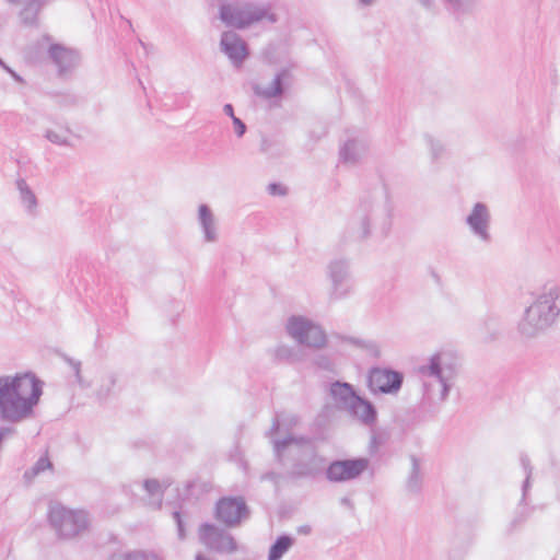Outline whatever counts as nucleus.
<instances>
[{"mask_svg": "<svg viewBox=\"0 0 560 560\" xmlns=\"http://www.w3.org/2000/svg\"><path fill=\"white\" fill-rule=\"evenodd\" d=\"M419 373L423 378L420 408L434 415L448 397L458 373V362L452 352L440 351L419 368Z\"/></svg>", "mask_w": 560, "mask_h": 560, "instance_id": "nucleus-3", "label": "nucleus"}, {"mask_svg": "<svg viewBox=\"0 0 560 560\" xmlns=\"http://www.w3.org/2000/svg\"><path fill=\"white\" fill-rule=\"evenodd\" d=\"M368 149L369 144L365 139H350L340 148V161L345 164L354 165L366 154Z\"/></svg>", "mask_w": 560, "mask_h": 560, "instance_id": "nucleus-20", "label": "nucleus"}, {"mask_svg": "<svg viewBox=\"0 0 560 560\" xmlns=\"http://www.w3.org/2000/svg\"><path fill=\"white\" fill-rule=\"evenodd\" d=\"M376 0H359L360 4L363 7L372 5Z\"/></svg>", "mask_w": 560, "mask_h": 560, "instance_id": "nucleus-45", "label": "nucleus"}, {"mask_svg": "<svg viewBox=\"0 0 560 560\" xmlns=\"http://www.w3.org/2000/svg\"><path fill=\"white\" fill-rule=\"evenodd\" d=\"M300 422L299 416L294 413H276V416L272 419V424L267 434L269 436L276 434L279 432L280 427H283L287 431L292 430L295 428Z\"/></svg>", "mask_w": 560, "mask_h": 560, "instance_id": "nucleus-25", "label": "nucleus"}, {"mask_svg": "<svg viewBox=\"0 0 560 560\" xmlns=\"http://www.w3.org/2000/svg\"><path fill=\"white\" fill-rule=\"evenodd\" d=\"M394 206L387 189L375 188L361 198L350 220V230L358 241L369 238L373 233L386 237L393 225Z\"/></svg>", "mask_w": 560, "mask_h": 560, "instance_id": "nucleus-2", "label": "nucleus"}, {"mask_svg": "<svg viewBox=\"0 0 560 560\" xmlns=\"http://www.w3.org/2000/svg\"><path fill=\"white\" fill-rule=\"evenodd\" d=\"M223 112L225 115L230 116L232 119L233 117H236L234 115V109H233V106L231 104H225L224 107H223Z\"/></svg>", "mask_w": 560, "mask_h": 560, "instance_id": "nucleus-43", "label": "nucleus"}, {"mask_svg": "<svg viewBox=\"0 0 560 560\" xmlns=\"http://www.w3.org/2000/svg\"><path fill=\"white\" fill-rule=\"evenodd\" d=\"M43 385L31 372L0 377V420L20 423L31 419L43 395Z\"/></svg>", "mask_w": 560, "mask_h": 560, "instance_id": "nucleus-1", "label": "nucleus"}, {"mask_svg": "<svg viewBox=\"0 0 560 560\" xmlns=\"http://www.w3.org/2000/svg\"><path fill=\"white\" fill-rule=\"evenodd\" d=\"M370 466L366 457L336 459L325 466V477L328 481L341 483L358 479Z\"/></svg>", "mask_w": 560, "mask_h": 560, "instance_id": "nucleus-10", "label": "nucleus"}, {"mask_svg": "<svg viewBox=\"0 0 560 560\" xmlns=\"http://www.w3.org/2000/svg\"><path fill=\"white\" fill-rule=\"evenodd\" d=\"M470 233L483 243H490L491 213L489 207L483 202H476L465 219Z\"/></svg>", "mask_w": 560, "mask_h": 560, "instance_id": "nucleus-14", "label": "nucleus"}, {"mask_svg": "<svg viewBox=\"0 0 560 560\" xmlns=\"http://www.w3.org/2000/svg\"><path fill=\"white\" fill-rule=\"evenodd\" d=\"M521 465L522 467L524 468V471H525V480L523 482V487H522V500L521 502H524L525 501V498H526V494H527V491H528V488L530 487V477H532V466H530V460L529 458L526 456V455H522L521 456Z\"/></svg>", "mask_w": 560, "mask_h": 560, "instance_id": "nucleus-32", "label": "nucleus"}, {"mask_svg": "<svg viewBox=\"0 0 560 560\" xmlns=\"http://www.w3.org/2000/svg\"><path fill=\"white\" fill-rule=\"evenodd\" d=\"M326 275L330 281V300H341L353 291V280L350 262L346 258H335L326 267Z\"/></svg>", "mask_w": 560, "mask_h": 560, "instance_id": "nucleus-9", "label": "nucleus"}, {"mask_svg": "<svg viewBox=\"0 0 560 560\" xmlns=\"http://www.w3.org/2000/svg\"><path fill=\"white\" fill-rule=\"evenodd\" d=\"M50 467H51V463L48 459V457H39L37 459V462L34 464V466L32 467V469L30 471H25L24 476L25 477H28L30 475L37 476L38 474L45 471L46 469H48Z\"/></svg>", "mask_w": 560, "mask_h": 560, "instance_id": "nucleus-34", "label": "nucleus"}, {"mask_svg": "<svg viewBox=\"0 0 560 560\" xmlns=\"http://www.w3.org/2000/svg\"><path fill=\"white\" fill-rule=\"evenodd\" d=\"M433 277L436 281H440V277L435 272H433Z\"/></svg>", "mask_w": 560, "mask_h": 560, "instance_id": "nucleus-50", "label": "nucleus"}, {"mask_svg": "<svg viewBox=\"0 0 560 560\" xmlns=\"http://www.w3.org/2000/svg\"><path fill=\"white\" fill-rule=\"evenodd\" d=\"M219 18L228 27L236 30H245L262 20H267L271 24L278 22V16L271 12L269 4L249 1H235L221 4Z\"/></svg>", "mask_w": 560, "mask_h": 560, "instance_id": "nucleus-6", "label": "nucleus"}, {"mask_svg": "<svg viewBox=\"0 0 560 560\" xmlns=\"http://www.w3.org/2000/svg\"><path fill=\"white\" fill-rule=\"evenodd\" d=\"M273 355L279 361L291 362L295 358V352L291 347L280 345L273 350Z\"/></svg>", "mask_w": 560, "mask_h": 560, "instance_id": "nucleus-33", "label": "nucleus"}, {"mask_svg": "<svg viewBox=\"0 0 560 560\" xmlns=\"http://www.w3.org/2000/svg\"><path fill=\"white\" fill-rule=\"evenodd\" d=\"M16 188L19 190L20 199L23 206L30 213H34L37 207V198L27 185L26 180L23 178H19L16 180Z\"/></svg>", "mask_w": 560, "mask_h": 560, "instance_id": "nucleus-27", "label": "nucleus"}, {"mask_svg": "<svg viewBox=\"0 0 560 560\" xmlns=\"http://www.w3.org/2000/svg\"><path fill=\"white\" fill-rule=\"evenodd\" d=\"M329 395L334 400L335 406L339 410H345L347 412L349 411L350 406L353 405L359 397L351 384L340 381H336L330 384Z\"/></svg>", "mask_w": 560, "mask_h": 560, "instance_id": "nucleus-16", "label": "nucleus"}, {"mask_svg": "<svg viewBox=\"0 0 560 560\" xmlns=\"http://www.w3.org/2000/svg\"><path fill=\"white\" fill-rule=\"evenodd\" d=\"M288 335L298 343L319 349L326 345V334L322 327L303 316H291L285 325Z\"/></svg>", "mask_w": 560, "mask_h": 560, "instance_id": "nucleus-8", "label": "nucleus"}, {"mask_svg": "<svg viewBox=\"0 0 560 560\" xmlns=\"http://www.w3.org/2000/svg\"><path fill=\"white\" fill-rule=\"evenodd\" d=\"M410 460H411V469H410V474L407 479L406 487L409 492L418 493V492H420L421 487H422L420 462L415 455L410 456Z\"/></svg>", "mask_w": 560, "mask_h": 560, "instance_id": "nucleus-28", "label": "nucleus"}, {"mask_svg": "<svg viewBox=\"0 0 560 560\" xmlns=\"http://www.w3.org/2000/svg\"><path fill=\"white\" fill-rule=\"evenodd\" d=\"M348 502H349L348 499H346V498L342 499V503H348Z\"/></svg>", "mask_w": 560, "mask_h": 560, "instance_id": "nucleus-51", "label": "nucleus"}, {"mask_svg": "<svg viewBox=\"0 0 560 560\" xmlns=\"http://www.w3.org/2000/svg\"><path fill=\"white\" fill-rule=\"evenodd\" d=\"M294 541V538L289 535H280L269 548L268 560H281Z\"/></svg>", "mask_w": 560, "mask_h": 560, "instance_id": "nucleus-26", "label": "nucleus"}, {"mask_svg": "<svg viewBox=\"0 0 560 560\" xmlns=\"http://www.w3.org/2000/svg\"><path fill=\"white\" fill-rule=\"evenodd\" d=\"M316 364L320 368V369H324V370H330L331 368V362L328 358L326 357H319L317 360H316Z\"/></svg>", "mask_w": 560, "mask_h": 560, "instance_id": "nucleus-41", "label": "nucleus"}, {"mask_svg": "<svg viewBox=\"0 0 560 560\" xmlns=\"http://www.w3.org/2000/svg\"><path fill=\"white\" fill-rule=\"evenodd\" d=\"M173 518L177 526V536L180 540H184L186 538V530H185V525H184V521H183L180 512L179 511L173 512Z\"/></svg>", "mask_w": 560, "mask_h": 560, "instance_id": "nucleus-37", "label": "nucleus"}, {"mask_svg": "<svg viewBox=\"0 0 560 560\" xmlns=\"http://www.w3.org/2000/svg\"><path fill=\"white\" fill-rule=\"evenodd\" d=\"M560 316V285L545 287L535 301L525 308L517 330L525 338H534L551 327Z\"/></svg>", "mask_w": 560, "mask_h": 560, "instance_id": "nucleus-5", "label": "nucleus"}, {"mask_svg": "<svg viewBox=\"0 0 560 560\" xmlns=\"http://www.w3.org/2000/svg\"><path fill=\"white\" fill-rule=\"evenodd\" d=\"M214 515L225 526L234 527L249 516V509L242 497H224L217 502Z\"/></svg>", "mask_w": 560, "mask_h": 560, "instance_id": "nucleus-12", "label": "nucleus"}, {"mask_svg": "<svg viewBox=\"0 0 560 560\" xmlns=\"http://www.w3.org/2000/svg\"><path fill=\"white\" fill-rule=\"evenodd\" d=\"M342 342H347L352 345L353 347L362 350V347L366 343L369 339L358 338V337H350V336H340L339 337Z\"/></svg>", "mask_w": 560, "mask_h": 560, "instance_id": "nucleus-38", "label": "nucleus"}, {"mask_svg": "<svg viewBox=\"0 0 560 560\" xmlns=\"http://www.w3.org/2000/svg\"><path fill=\"white\" fill-rule=\"evenodd\" d=\"M424 139L430 149L432 160H434V161L439 160L440 158H442L444 155L445 145L441 140L434 138L431 135H425Z\"/></svg>", "mask_w": 560, "mask_h": 560, "instance_id": "nucleus-30", "label": "nucleus"}, {"mask_svg": "<svg viewBox=\"0 0 560 560\" xmlns=\"http://www.w3.org/2000/svg\"><path fill=\"white\" fill-rule=\"evenodd\" d=\"M198 222L201 226L206 242L213 243L218 241V230L215 218L207 205H200L198 208Z\"/></svg>", "mask_w": 560, "mask_h": 560, "instance_id": "nucleus-21", "label": "nucleus"}, {"mask_svg": "<svg viewBox=\"0 0 560 560\" xmlns=\"http://www.w3.org/2000/svg\"><path fill=\"white\" fill-rule=\"evenodd\" d=\"M15 432L13 428L10 427H1L0 428V440L2 441L5 436L11 435Z\"/></svg>", "mask_w": 560, "mask_h": 560, "instance_id": "nucleus-42", "label": "nucleus"}, {"mask_svg": "<svg viewBox=\"0 0 560 560\" xmlns=\"http://www.w3.org/2000/svg\"><path fill=\"white\" fill-rule=\"evenodd\" d=\"M48 522L61 539H71L88 528V514L82 510H71L58 502L49 504Z\"/></svg>", "mask_w": 560, "mask_h": 560, "instance_id": "nucleus-7", "label": "nucleus"}, {"mask_svg": "<svg viewBox=\"0 0 560 560\" xmlns=\"http://www.w3.org/2000/svg\"><path fill=\"white\" fill-rule=\"evenodd\" d=\"M348 413L368 427L374 425L377 421V410L375 406L361 396L350 406Z\"/></svg>", "mask_w": 560, "mask_h": 560, "instance_id": "nucleus-18", "label": "nucleus"}, {"mask_svg": "<svg viewBox=\"0 0 560 560\" xmlns=\"http://www.w3.org/2000/svg\"><path fill=\"white\" fill-rule=\"evenodd\" d=\"M12 5L19 9L21 23L32 26L37 23L39 11L49 2V0H8Z\"/></svg>", "mask_w": 560, "mask_h": 560, "instance_id": "nucleus-17", "label": "nucleus"}, {"mask_svg": "<svg viewBox=\"0 0 560 560\" xmlns=\"http://www.w3.org/2000/svg\"><path fill=\"white\" fill-rule=\"evenodd\" d=\"M71 135H72V132L69 128H66L62 131H56V130L48 129L45 132V138L54 144L71 147L72 145V143L70 141Z\"/></svg>", "mask_w": 560, "mask_h": 560, "instance_id": "nucleus-29", "label": "nucleus"}, {"mask_svg": "<svg viewBox=\"0 0 560 560\" xmlns=\"http://www.w3.org/2000/svg\"><path fill=\"white\" fill-rule=\"evenodd\" d=\"M130 488H131V486H128V487H127V486H125V487H124L125 492H129Z\"/></svg>", "mask_w": 560, "mask_h": 560, "instance_id": "nucleus-49", "label": "nucleus"}, {"mask_svg": "<svg viewBox=\"0 0 560 560\" xmlns=\"http://www.w3.org/2000/svg\"><path fill=\"white\" fill-rule=\"evenodd\" d=\"M362 351H364L368 355H370L372 358H378L381 355L378 345L374 340H371V339H369L366 341V343L364 345V347H362Z\"/></svg>", "mask_w": 560, "mask_h": 560, "instance_id": "nucleus-35", "label": "nucleus"}, {"mask_svg": "<svg viewBox=\"0 0 560 560\" xmlns=\"http://www.w3.org/2000/svg\"><path fill=\"white\" fill-rule=\"evenodd\" d=\"M49 57L58 69L59 77L70 74L80 63V52L60 44H52L49 47Z\"/></svg>", "mask_w": 560, "mask_h": 560, "instance_id": "nucleus-15", "label": "nucleus"}, {"mask_svg": "<svg viewBox=\"0 0 560 560\" xmlns=\"http://www.w3.org/2000/svg\"><path fill=\"white\" fill-rule=\"evenodd\" d=\"M138 44L142 47L144 54L148 55L149 54L148 45L144 42H142L140 38L138 39Z\"/></svg>", "mask_w": 560, "mask_h": 560, "instance_id": "nucleus-46", "label": "nucleus"}, {"mask_svg": "<svg viewBox=\"0 0 560 560\" xmlns=\"http://www.w3.org/2000/svg\"><path fill=\"white\" fill-rule=\"evenodd\" d=\"M115 384H116V376H115V374H113V373L108 374L103 380V383H102L101 387L97 389L96 397L100 400H105L110 395L112 388L115 386Z\"/></svg>", "mask_w": 560, "mask_h": 560, "instance_id": "nucleus-31", "label": "nucleus"}, {"mask_svg": "<svg viewBox=\"0 0 560 560\" xmlns=\"http://www.w3.org/2000/svg\"><path fill=\"white\" fill-rule=\"evenodd\" d=\"M445 8L457 19L463 15L472 14L480 0H442Z\"/></svg>", "mask_w": 560, "mask_h": 560, "instance_id": "nucleus-24", "label": "nucleus"}, {"mask_svg": "<svg viewBox=\"0 0 560 560\" xmlns=\"http://www.w3.org/2000/svg\"><path fill=\"white\" fill-rule=\"evenodd\" d=\"M312 528L310 525H302L298 527V533L301 535H308L311 534Z\"/></svg>", "mask_w": 560, "mask_h": 560, "instance_id": "nucleus-44", "label": "nucleus"}, {"mask_svg": "<svg viewBox=\"0 0 560 560\" xmlns=\"http://www.w3.org/2000/svg\"><path fill=\"white\" fill-rule=\"evenodd\" d=\"M0 63L3 65L1 60H0Z\"/></svg>", "mask_w": 560, "mask_h": 560, "instance_id": "nucleus-52", "label": "nucleus"}, {"mask_svg": "<svg viewBox=\"0 0 560 560\" xmlns=\"http://www.w3.org/2000/svg\"><path fill=\"white\" fill-rule=\"evenodd\" d=\"M522 520H517L515 518L512 523H511V529H513L518 523H521Z\"/></svg>", "mask_w": 560, "mask_h": 560, "instance_id": "nucleus-47", "label": "nucleus"}, {"mask_svg": "<svg viewBox=\"0 0 560 560\" xmlns=\"http://www.w3.org/2000/svg\"><path fill=\"white\" fill-rule=\"evenodd\" d=\"M199 538L208 549L218 553L231 555L237 550L233 536L213 524H202L199 528Z\"/></svg>", "mask_w": 560, "mask_h": 560, "instance_id": "nucleus-13", "label": "nucleus"}, {"mask_svg": "<svg viewBox=\"0 0 560 560\" xmlns=\"http://www.w3.org/2000/svg\"><path fill=\"white\" fill-rule=\"evenodd\" d=\"M195 560H209V559H208V558H206L203 555L198 553V555L196 556V559H195Z\"/></svg>", "mask_w": 560, "mask_h": 560, "instance_id": "nucleus-48", "label": "nucleus"}, {"mask_svg": "<svg viewBox=\"0 0 560 560\" xmlns=\"http://www.w3.org/2000/svg\"><path fill=\"white\" fill-rule=\"evenodd\" d=\"M267 190L272 196H283L287 194L285 187L277 183L269 184Z\"/></svg>", "mask_w": 560, "mask_h": 560, "instance_id": "nucleus-39", "label": "nucleus"}, {"mask_svg": "<svg viewBox=\"0 0 560 560\" xmlns=\"http://www.w3.org/2000/svg\"><path fill=\"white\" fill-rule=\"evenodd\" d=\"M67 361L70 364V366L73 369L75 378H77L78 383L80 384V386L88 387L89 384H86L81 376V362L73 360V359H67Z\"/></svg>", "mask_w": 560, "mask_h": 560, "instance_id": "nucleus-36", "label": "nucleus"}, {"mask_svg": "<svg viewBox=\"0 0 560 560\" xmlns=\"http://www.w3.org/2000/svg\"><path fill=\"white\" fill-rule=\"evenodd\" d=\"M288 74H289V72L287 70L280 71L279 73L276 74L271 84L267 88H261L260 85L256 84L254 86V93L265 100H270L272 97L282 95V93L284 91L283 79Z\"/></svg>", "mask_w": 560, "mask_h": 560, "instance_id": "nucleus-23", "label": "nucleus"}, {"mask_svg": "<svg viewBox=\"0 0 560 560\" xmlns=\"http://www.w3.org/2000/svg\"><path fill=\"white\" fill-rule=\"evenodd\" d=\"M272 444L277 459L288 467L291 478L314 480L324 474L326 459L318 454L310 438L288 435L273 440Z\"/></svg>", "mask_w": 560, "mask_h": 560, "instance_id": "nucleus-4", "label": "nucleus"}, {"mask_svg": "<svg viewBox=\"0 0 560 560\" xmlns=\"http://www.w3.org/2000/svg\"><path fill=\"white\" fill-rule=\"evenodd\" d=\"M135 486L141 487L147 492V498L143 499L144 503L153 509L162 506L164 490L156 479H145L142 485L135 482Z\"/></svg>", "mask_w": 560, "mask_h": 560, "instance_id": "nucleus-22", "label": "nucleus"}, {"mask_svg": "<svg viewBox=\"0 0 560 560\" xmlns=\"http://www.w3.org/2000/svg\"><path fill=\"white\" fill-rule=\"evenodd\" d=\"M232 121L234 125L236 136L243 137L244 133L246 132V125L238 117H233Z\"/></svg>", "mask_w": 560, "mask_h": 560, "instance_id": "nucleus-40", "label": "nucleus"}, {"mask_svg": "<svg viewBox=\"0 0 560 560\" xmlns=\"http://www.w3.org/2000/svg\"><path fill=\"white\" fill-rule=\"evenodd\" d=\"M404 383V374L388 368H371L368 387L372 394L396 395Z\"/></svg>", "mask_w": 560, "mask_h": 560, "instance_id": "nucleus-11", "label": "nucleus"}, {"mask_svg": "<svg viewBox=\"0 0 560 560\" xmlns=\"http://www.w3.org/2000/svg\"><path fill=\"white\" fill-rule=\"evenodd\" d=\"M221 49L231 60V62L240 67L248 56V48L241 37H221Z\"/></svg>", "mask_w": 560, "mask_h": 560, "instance_id": "nucleus-19", "label": "nucleus"}]
</instances>
